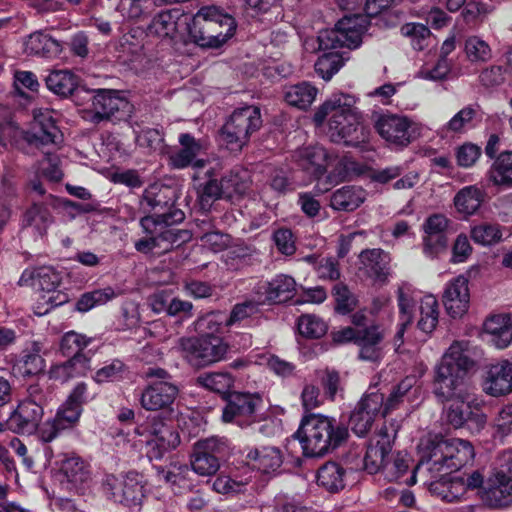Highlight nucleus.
I'll use <instances>...</instances> for the list:
<instances>
[{"label": "nucleus", "mask_w": 512, "mask_h": 512, "mask_svg": "<svg viewBox=\"0 0 512 512\" xmlns=\"http://www.w3.org/2000/svg\"><path fill=\"white\" fill-rule=\"evenodd\" d=\"M301 401L305 412L319 407L322 403L319 388L314 384H305ZM294 436L299 439L306 457H320L340 447L347 440L349 431L344 423L333 417L307 413Z\"/></svg>", "instance_id": "obj_1"}, {"label": "nucleus", "mask_w": 512, "mask_h": 512, "mask_svg": "<svg viewBox=\"0 0 512 512\" xmlns=\"http://www.w3.org/2000/svg\"><path fill=\"white\" fill-rule=\"evenodd\" d=\"M422 456L406 480L409 486L416 483L419 476L431 492H436L442 476L457 471L470 463L474 456L472 444L463 439H446L435 436L421 444Z\"/></svg>", "instance_id": "obj_2"}, {"label": "nucleus", "mask_w": 512, "mask_h": 512, "mask_svg": "<svg viewBox=\"0 0 512 512\" xmlns=\"http://www.w3.org/2000/svg\"><path fill=\"white\" fill-rule=\"evenodd\" d=\"M354 102V98L348 94H336L314 114V121L318 125L328 119V136L332 142L358 147L368 140L369 129L363 124Z\"/></svg>", "instance_id": "obj_3"}, {"label": "nucleus", "mask_w": 512, "mask_h": 512, "mask_svg": "<svg viewBox=\"0 0 512 512\" xmlns=\"http://www.w3.org/2000/svg\"><path fill=\"white\" fill-rule=\"evenodd\" d=\"M292 161L303 171L311 175L317 184L315 190L318 194L329 191L333 186L344 181L350 171L357 174L362 172L359 164L349 158L337 161L334 169L326 176L327 168L337 159L321 145H307L297 148L292 152Z\"/></svg>", "instance_id": "obj_4"}, {"label": "nucleus", "mask_w": 512, "mask_h": 512, "mask_svg": "<svg viewBox=\"0 0 512 512\" xmlns=\"http://www.w3.org/2000/svg\"><path fill=\"white\" fill-rule=\"evenodd\" d=\"M235 30L234 18L215 6H204L193 17L188 16L186 27L190 40L202 48L222 46Z\"/></svg>", "instance_id": "obj_5"}, {"label": "nucleus", "mask_w": 512, "mask_h": 512, "mask_svg": "<svg viewBox=\"0 0 512 512\" xmlns=\"http://www.w3.org/2000/svg\"><path fill=\"white\" fill-rule=\"evenodd\" d=\"M52 399L53 393L49 386L40 383L29 385L26 397L18 403L7 420L8 429L17 434H34L43 418L44 407Z\"/></svg>", "instance_id": "obj_6"}, {"label": "nucleus", "mask_w": 512, "mask_h": 512, "mask_svg": "<svg viewBox=\"0 0 512 512\" xmlns=\"http://www.w3.org/2000/svg\"><path fill=\"white\" fill-rule=\"evenodd\" d=\"M449 391L443 394L440 384H436L434 393L441 402H447L446 420L454 428L465 425L471 430H480L486 423V416L476 407H472V395L466 384L448 385Z\"/></svg>", "instance_id": "obj_7"}, {"label": "nucleus", "mask_w": 512, "mask_h": 512, "mask_svg": "<svg viewBox=\"0 0 512 512\" xmlns=\"http://www.w3.org/2000/svg\"><path fill=\"white\" fill-rule=\"evenodd\" d=\"M185 215L180 209L169 213L147 215L141 218L140 226L145 233L155 234L158 255H163L191 240L189 230L172 227L184 220Z\"/></svg>", "instance_id": "obj_8"}, {"label": "nucleus", "mask_w": 512, "mask_h": 512, "mask_svg": "<svg viewBox=\"0 0 512 512\" xmlns=\"http://www.w3.org/2000/svg\"><path fill=\"white\" fill-rule=\"evenodd\" d=\"M144 378L147 383L139 394L141 407L153 412L170 408L179 394V387L171 374L160 367H148Z\"/></svg>", "instance_id": "obj_9"}, {"label": "nucleus", "mask_w": 512, "mask_h": 512, "mask_svg": "<svg viewBox=\"0 0 512 512\" xmlns=\"http://www.w3.org/2000/svg\"><path fill=\"white\" fill-rule=\"evenodd\" d=\"M483 504L490 509H506L512 505V456L501 455L478 491Z\"/></svg>", "instance_id": "obj_10"}, {"label": "nucleus", "mask_w": 512, "mask_h": 512, "mask_svg": "<svg viewBox=\"0 0 512 512\" xmlns=\"http://www.w3.org/2000/svg\"><path fill=\"white\" fill-rule=\"evenodd\" d=\"M178 348L192 367L204 368L224 360L229 345L215 334H201L196 337L180 338Z\"/></svg>", "instance_id": "obj_11"}, {"label": "nucleus", "mask_w": 512, "mask_h": 512, "mask_svg": "<svg viewBox=\"0 0 512 512\" xmlns=\"http://www.w3.org/2000/svg\"><path fill=\"white\" fill-rule=\"evenodd\" d=\"M468 341H454L442 356L436 367L434 384H440V389L449 391L448 385L465 384L464 377L473 367L474 362L468 354Z\"/></svg>", "instance_id": "obj_12"}, {"label": "nucleus", "mask_w": 512, "mask_h": 512, "mask_svg": "<svg viewBox=\"0 0 512 512\" xmlns=\"http://www.w3.org/2000/svg\"><path fill=\"white\" fill-rule=\"evenodd\" d=\"M261 123L257 107L236 109L221 129V141L231 152H239L247 144L250 134L260 128Z\"/></svg>", "instance_id": "obj_13"}, {"label": "nucleus", "mask_w": 512, "mask_h": 512, "mask_svg": "<svg viewBox=\"0 0 512 512\" xmlns=\"http://www.w3.org/2000/svg\"><path fill=\"white\" fill-rule=\"evenodd\" d=\"M374 127L388 145L405 148L422 135L424 126L401 114L385 113L378 116Z\"/></svg>", "instance_id": "obj_14"}, {"label": "nucleus", "mask_w": 512, "mask_h": 512, "mask_svg": "<svg viewBox=\"0 0 512 512\" xmlns=\"http://www.w3.org/2000/svg\"><path fill=\"white\" fill-rule=\"evenodd\" d=\"M365 30L366 19L364 16H345L336 23L333 29L319 32V49L357 48L362 42V34Z\"/></svg>", "instance_id": "obj_15"}, {"label": "nucleus", "mask_w": 512, "mask_h": 512, "mask_svg": "<svg viewBox=\"0 0 512 512\" xmlns=\"http://www.w3.org/2000/svg\"><path fill=\"white\" fill-rule=\"evenodd\" d=\"M229 446L224 439L211 437L196 442L190 456L191 470L199 476L215 475L228 455Z\"/></svg>", "instance_id": "obj_16"}, {"label": "nucleus", "mask_w": 512, "mask_h": 512, "mask_svg": "<svg viewBox=\"0 0 512 512\" xmlns=\"http://www.w3.org/2000/svg\"><path fill=\"white\" fill-rule=\"evenodd\" d=\"M400 428L399 422L392 420L385 422L382 427L370 438L363 458V468L369 474H375L384 469L387 456Z\"/></svg>", "instance_id": "obj_17"}, {"label": "nucleus", "mask_w": 512, "mask_h": 512, "mask_svg": "<svg viewBox=\"0 0 512 512\" xmlns=\"http://www.w3.org/2000/svg\"><path fill=\"white\" fill-rule=\"evenodd\" d=\"M103 488L110 499L128 508L139 506L144 497L143 476L135 471L128 472L121 479L114 475L106 476Z\"/></svg>", "instance_id": "obj_18"}, {"label": "nucleus", "mask_w": 512, "mask_h": 512, "mask_svg": "<svg viewBox=\"0 0 512 512\" xmlns=\"http://www.w3.org/2000/svg\"><path fill=\"white\" fill-rule=\"evenodd\" d=\"M261 406L262 398L258 394L234 392L228 396L222 418L241 427L248 426L257 421V411Z\"/></svg>", "instance_id": "obj_19"}, {"label": "nucleus", "mask_w": 512, "mask_h": 512, "mask_svg": "<svg viewBox=\"0 0 512 512\" xmlns=\"http://www.w3.org/2000/svg\"><path fill=\"white\" fill-rule=\"evenodd\" d=\"M383 406V394L372 391L364 394L350 415L351 430L358 436H365L371 429Z\"/></svg>", "instance_id": "obj_20"}, {"label": "nucleus", "mask_w": 512, "mask_h": 512, "mask_svg": "<svg viewBox=\"0 0 512 512\" xmlns=\"http://www.w3.org/2000/svg\"><path fill=\"white\" fill-rule=\"evenodd\" d=\"M188 15L179 9H170L159 12L153 17L147 27V35L161 40L173 41L186 31Z\"/></svg>", "instance_id": "obj_21"}, {"label": "nucleus", "mask_w": 512, "mask_h": 512, "mask_svg": "<svg viewBox=\"0 0 512 512\" xmlns=\"http://www.w3.org/2000/svg\"><path fill=\"white\" fill-rule=\"evenodd\" d=\"M359 271L376 285H384L390 276L389 253L382 249H366L359 255Z\"/></svg>", "instance_id": "obj_22"}, {"label": "nucleus", "mask_w": 512, "mask_h": 512, "mask_svg": "<svg viewBox=\"0 0 512 512\" xmlns=\"http://www.w3.org/2000/svg\"><path fill=\"white\" fill-rule=\"evenodd\" d=\"M296 282L293 277L286 274H278L270 281L260 282L255 293L263 304L283 303L295 295Z\"/></svg>", "instance_id": "obj_23"}, {"label": "nucleus", "mask_w": 512, "mask_h": 512, "mask_svg": "<svg viewBox=\"0 0 512 512\" xmlns=\"http://www.w3.org/2000/svg\"><path fill=\"white\" fill-rule=\"evenodd\" d=\"M468 284V278L463 275L453 278L446 284L443 304L452 318H460L468 311L470 303Z\"/></svg>", "instance_id": "obj_24"}, {"label": "nucleus", "mask_w": 512, "mask_h": 512, "mask_svg": "<svg viewBox=\"0 0 512 512\" xmlns=\"http://www.w3.org/2000/svg\"><path fill=\"white\" fill-rule=\"evenodd\" d=\"M33 118L31 131L27 134L28 142L37 146L56 144L61 134L55 124L53 112L48 108L35 109Z\"/></svg>", "instance_id": "obj_25"}, {"label": "nucleus", "mask_w": 512, "mask_h": 512, "mask_svg": "<svg viewBox=\"0 0 512 512\" xmlns=\"http://www.w3.org/2000/svg\"><path fill=\"white\" fill-rule=\"evenodd\" d=\"M174 203L175 191L171 187L153 183L144 190L140 207L144 212L155 211L154 215H157L176 209Z\"/></svg>", "instance_id": "obj_26"}, {"label": "nucleus", "mask_w": 512, "mask_h": 512, "mask_svg": "<svg viewBox=\"0 0 512 512\" xmlns=\"http://www.w3.org/2000/svg\"><path fill=\"white\" fill-rule=\"evenodd\" d=\"M179 143L181 149L170 155V163L176 169H183L190 165L195 168H202L205 161L202 159L196 160V157L201 151L206 149V144L202 140H197L189 133H182L179 135Z\"/></svg>", "instance_id": "obj_27"}, {"label": "nucleus", "mask_w": 512, "mask_h": 512, "mask_svg": "<svg viewBox=\"0 0 512 512\" xmlns=\"http://www.w3.org/2000/svg\"><path fill=\"white\" fill-rule=\"evenodd\" d=\"M92 96V121L99 123L110 120L115 113L127 107V101L115 90L98 89Z\"/></svg>", "instance_id": "obj_28"}, {"label": "nucleus", "mask_w": 512, "mask_h": 512, "mask_svg": "<svg viewBox=\"0 0 512 512\" xmlns=\"http://www.w3.org/2000/svg\"><path fill=\"white\" fill-rule=\"evenodd\" d=\"M484 391L491 396L512 392V362L501 360L489 366L484 380Z\"/></svg>", "instance_id": "obj_29"}, {"label": "nucleus", "mask_w": 512, "mask_h": 512, "mask_svg": "<svg viewBox=\"0 0 512 512\" xmlns=\"http://www.w3.org/2000/svg\"><path fill=\"white\" fill-rule=\"evenodd\" d=\"M60 472L65 478L68 489L82 492L91 482V473L84 461L75 455L65 456L61 461Z\"/></svg>", "instance_id": "obj_30"}, {"label": "nucleus", "mask_w": 512, "mask_h": 512, "mask_svg": "<svg viewBox=\"0 0 512 512\" xmlns=\"http://www.w3.org/2000/svg\"><path fill=\"white\" fill-rule=\"evenodd\" d=\"M404 170L405 168L403 165H390L387 167L374 169L370 173V179L371 181L379 184H387L392 180L400 177L393 184L394 189H411L418 183L419 175L414 171H410L403 175Z\"/></svg>", "instance_id": "obj_31"}, {"label": "nucleus", "mask_w": 512, "mask_h": 512, "mask_svg": "<svg viewBox=\"0 0 512 512\" xmlns=\"http://www.w3.org/2000/svg\"><path fill=\"white\" fill-rule=\"evenodd\" d=\"M383 338V332L378 326L359 329L356 342L360 347L359 357L362 360L378 361L382 357Z\"/></svg>", "instance_id": "obj_32"}, {"label": "nucleus", "mask_w": 512, "mask_h": 512, "mask_svg": "<svg viewBox=\"0 0 512 512\" xmlns=\"http://www.w3.org/2000/svg\"><path fill=\"white\" fill-rule=\"evenodd\" d=\"M367 193L355 185L343 186L330 196V207L335 211L352 212L366 200Z\"/></svg>", "instance_id": "obj_33"}, {"label": "nucleus", "mask_w": 512, "mask_h": 512, "mask_svg": "<svg viewBox=\"0 0 512 512\" xmlns=\"http://www.w3.org/2000/svg\"><path fill=\"white\" fill-rule=\"evenodd\" d=\"M484 332L489 342L498 349L508 347L512 342V323L508 315H494L484 323Z\"/></svg>", "instance_id": "obj_34"}, {"label": "nucleus", "mask_w": 512, "mask_h": 512, "mask_svg": "<svg viewBox=\"0 0 512 512\" xmlns=\"http://www.w3.org/2000/svg\"><path fill=\"white\" fill-rule=\"evenodd\" d=\"M61 50L59 41L44 31L33 32L24 41V52L27 55L52 58Z\"/></svg>", "instance_id": "obj_35"}, {"label": "nucleus", "mask_w": 512, "mask_h": 512, "mask_svg": "<svg viewBox=\"0 0 512 512\" xmlns=\"http://www.w3.org/2000/svg\"><path fill=\"white\" fill-rule=\"evenodd\" d=\"M89 369L90 356L74 355L63 363L53 365L49 370V376L51 379L64 383L72 378L85 375Z\"/></svg>", "instance_id": "obj_36"}, {"label": "nucleus", "mask_w": 512, "mask_h": 512, "mask_svg": "<svg viewBox=\"0 0 512 512\" xmlns=\"http://www.w3.org/2000/svg\"><path fill=\"white\" fill-rule=\"evenodd\" d=\"M31 280V285L42 294L58 288L61 283L60 274L51 266H41L33 270H25L20 278L22 284Z\"/></svg>", "instance_id": "obj_37"}, {"label": "nucleus", "mask_w": 512, "mask_h": 512, "mask_svg": "<svg viewBox=\"0 0 512 512\" xmlns=\"http://www.w3.org/2000/svg\"><path fill=\"white\" fill-rule=\"evenodd\" d=\"M247 458L263 473L275 472L283 462L281 452L276 447L256 448L247 454Z\"/></svg>", "instance_id": "obj_38"}, {"label": "nucleus", "mask_w": 512, "mask_h": 512, "mask_svg": "<svg viewBox=\"0 0 512 512\" xmlns=\"http://www.w3.org/2000/svg\"><path fill=\"white\" fill-rule=\"evenodd\" d=\"M47 88L60 97L72 95L78 85L77 76L69 70H55L45 78Z\"/></svg>", "instance_id": "obj_39"}, {"label": "nucleus", "mask_w": 512, "mask_h": 512, "mask_svg": "<svg viewBox=\"0 0 512 512\" xmlns=\"http://www.w3.org/2000/svg\"><path fill=\"white\" fill-rule=\"evenodd\" d=\"M253 477L252 471H247L243 475H220L215 479L213 489L228 495L244 493L248 490Z\"/></svg>", "instance_id": "obj_40"}, {"label": "nucleus", "mask_w": 512, "mask_h": 512, "mask_svg": "<svg viewBox=\"0 0 512 512\" xmlns=\"http://www.w3.org/2000/svg\"><path fill=\"white\" fill-rule=\"evenodd\" d=\"M345 469L336 462H327L317 473V482L330 492H337L345 486Z\"/></svg>", "instance_id": "obj_41"}, {"label": "nucleus", "mask_w": 512, "mask_h": 512, "mask_svg": "<svg viewBox=\"0 0 512 512\" xmlns=\"http://www.w3.org/2000/svg\"><path fill=\"white\" fill-rule=\"evenodd\" d=\"M209 180L200 186L198 190V203L203 211H209L213 203L223 197L227 198V189L223 187L221 181L214 178V171L206 172Z\"/></svg>", "instance_id": "obj_42"}, {"label": "nucleus", "mask_w": 512, "mask_h": 512, "mask_svg": "<svg viewBox=\"0 0 512 512\" xmlns=\"http://www.w3.org/2000/svg\"><path fill=\"white\" fill-rule=\"evenodd\" d=\"M146 443L149 457L151 459L159 460L165 455V453L170 452L179 446L180 436L172 427L170 430L162 432V434L156 438H149Z\"/></svg>", "instance_id": "obj_43"}, {"label": "nucleus", "mask_w": 512, "mask_h": 512, "mask_svg": "<svg viewBox=\"0 0 512 512\" xmlns=\"http://www.w3.org/2000/svg\"><path fill=\"white\" fill-rule=\"evenodd\" d=\"M52 215L44 203H33L23 215L24 227L34 228L40 235L44 234L52 223Z\"/></svg>", "instance_id": "obj_44"}, {"label": "nucleus", "mask_w": 512, "mask_h": 512, "mask_svg": "<svg viewBox=\"0 0 512 512\" xmlns=\"http://www.w3.org/2000/svg\"><path fill=\"white\" fill-rule=\"evenodd\" d=\"M483 201V191L475 185L462 188L454 198L458 212L464 215L474 214Z\"/></svg>", "instance_id": "obj_45"}, {"label": "nucleus", "mask_w": 512, "mask_h": 512, "mask_svg": "<svg viewBox=\"0 0 512 512\" xmlns=\"http://www.w3.org/2000/svg\"><path fill=\"white\" fill-rule=\"evenodd\" d=\"M317 95V89L307 82L291 85L286 88L285 101L299 109L309 107Z\"/></svg>", "instance_id": "obj_46"}, {"label": "nucleus", "mask_w": 512, "mask_h": 512, "mask_svg": "<svg viewBox=\"0 0 512 512\" xmlns=\"http://www.w3.org/2000/svg\"><path fill=\"white\" fill-rule=\"evenodd\" d=\"M489 179L495 185L512 186V151L502 152L494 160Z\"/></svg>", "instance_id": "obj_47"}, {"label": "nucleus", "mask_w": 512, "mask_h": 512, "mask_svg": "<svg viewBox=\"0 0 512 512\" xmlns=\"http://www.w3.org/2000/svg\"><path fill=\"white\" fill-rule=\"evenodd\" d=\"M464 51L466 58L473 64L487 63L492 59L490 45L479 36H469L465 40Z\"/></svg>", "instance_id": "obj_48"}, {"label": "nucleus", "mask_w": 512, "mask_h": 512, "mask_svg": "<svg viewBox=\"0 0 512 512\" xmlns=\"http://www.w3.org/2000/svg\"><path fill=\"white\" fill-rule=\"evenodd\" d=\"M418 327L425 333H431L438 323V301L433 295H426L420 303Z\"/></svg>", "instance_id": "obj_49"}, {"label": "nucleus", "mask_w": 512, "mask_h": 512, "mask_svg": "<svg viewBox=\"0 0 512 512\" xmlns=\"http://www.w3.org/2000/svg\"><path fill=\"white\" fill-rule=\"evenodd\" d=\"M197 383L215 393L225 394L233 387L234 377L229 372H211L198 376Z\"/></svg>", "instance_id": "obj_50"}, {"label": "nucleus", "mask_w": 512, "mask_h": 512, "mask_svg": "<svg viewBox=\"0 0 512 512\" xmlns=\"http://www.w3.org/2000/svg\"><path fill=\"white\" fill-rule=\"evenodd\" d=\"M414 382V378L407 377L394 387L386 401L383 400V406L381 409L383 416H386L391 411L397 409L404 401L410 400V394L412 392Z\"/></svg>", "instance_id": "obj_51"}, {"label": "nucleus", "mask_w": 512, "mask_h": 512, "mask_svg": "<svg viewBox=\"0 0 512 512\" xmlns=\"http://www.w3.org/2000/svg\"><path fill=\"white\" fill-rule=\"evenodd\" d=\"M156 0H122L123 16L130 20H141L152 14L157 6H162Z\"/></svg>", "instance_id": "obj_52"}, {"label": "nucleus", "mask_w": 512, "mask_h": 512, "mask_svg": "<svg viewBox=\"0 0 512 512\" xmlns=\"http://www.w3.org/2000/svg\"><path fill=\"white\" fill-rule=\"evenodd\" d=\"M411 463V458L407 453L398 452L392 460H387L383 472L389 481H402L406 485V480L410 477L406 475Z\"/></svg>", "instance_id": "obj_53"}, {"label": "nucleus", "mask_w": 512, "mask_h": 512, "mask_svg": "<svg viewBox=\"0 0 512 512\" xmlns=\"http://www.w3.org/2000/svg\"><path fill=\"white\" fill-rule=\"evenodd\" d=\"M117 296L112 287H105L84 293L77 301V309L80 312H87L92 308L104 305Z\"/></svg>", "instance_id": "obj_54"}, {"label": "nucleus", "mask_w": 512, "mask_h": 512, "mask_svg": "<svg viewBox=\"0 0 512 512\" xmlns=\"http://www.w3.org/2000/svg\"><path fill=\"white\" fill-rule=\"evenodd\" d=\"M92 338L75 331H69L62 336L60 351L64 356L86 355L83 350L91 343Z\"/></svg>", "instance_id": "obj_55"}, {"label": "nucleus", "mask_w": 512, "mask_h": 512, "mask_svg": "<svg viewBox=\"0 0 512 512\" xmlns=\"http://www.w3.org/2000/svg\"><path fill=\"white\" fill-rule=\"evenodd\" d=\"M344 65V59L337 52L321 55L315 63L316 73L324 80H330Z\"/></svg>", "instance_id": "obj_56"}, {"label": "nucleus", "mask_w": 512, "mask_h": 512, "mask_svg": "<svg viewBox=\"0 0 512 512\" xmlns=\"http://www.w3.org/2000/svg\"><path fill=\"white\" fill-rule=\"evenodd\" d=\"M401 34L408 37L412 47L417 51H422L428 46V40L431 32L429 28L421 23H406L401 29Z\"/></svg>", "instance_id": "obj_57"}, {"label": "nucleus", "mask_w": 512, "mask_h": 512, "mask_svg": "<svg viewBox=\"0 0 512 512\" xmlns=\"http://www.w3.org/2000/svg\"><path fill=\"white\" fill-rule=\"evenodd\" d=\"M299 333L306 338H321L327 332V324L318 316L305 314L298 319Z\"/></svg>", "instance_id": "obj_58"}, {"label": "nucleus", "mask_w": 512, "mask_h": 512, "mask_svg": "<svg viewBox=\"0 0 512 512\" xmlns=\"http://www.w3.org/2000/svg\"><path fill=\"white\" fill-rule=\"evenodd\" d=\"M125 372V364L119 359H113L96 371L94 380L97 383L119 381L123 379Z\"/></svg>", "instance_id": "obj_59"}, {"label": "nucleus", "mask_w": 512, "mask_h": 512, "mask_svg": "<svg viewBox=\"0 0 512 512\" xmlns=\"http://www.w3.org/2000/svg\"><path fill=\"white\" fill-rule=\"evenodd\" d=\"M332 293L336 303L335 310L338 313L345 315L355 308L357 299L347 285L337 283L334 285Z\"/></svg>", "instance_id": "obj_60"}, {"label": "nucleus", "mask_w": 512, "mask_h": 512, "mask_svg": "<svg viewBox=\"0 0 512 512\" xmlns=\"http://www.w3.org/2000/svg\"><path fill=\"white\" fill-rule=\"evenodd\" d=\"M448 236L428 235L422 237V251L429 259H436L447 251Z\"/></svg>", "instance_id": "obj_61"}, {"label": "nucleus", "mask_w": 512, "mask_h": 512, "mask_svg": "<svg viewBox=\"0 0 512 512\" xmlns=\"http://www.w3.org/2000/svg\"><path fill=\"white\" fill-rule=\"evenodd\" d=\"M189 475V466L179 463L171 464L167 471L161 470L159 472L160 479H163L166 483L180 487L189 486Z\"/></svg>", "instance_id": "obj_62"}, {"label": "nucleus", "mask_w": 512, "mask_h": 512, "mask_svg": "<svg viewBox=\"0 0 512 512\" xmlns=\"http://www.w3.org/2000/svg\"><path fill=\"white\" fill-rule=\"evenodd\" d=\"M499 226L496 224L483 223L471 230V238L481 245H491L501 238Z\"/></svg>", "instance_id": "obj_63"}, {"label": "nucleus", "mask_w": 512, "mask_h": 512, "mask_svg": "<svg viewBox=\"0 0 512 512\" xmlns=\"http://www.w3.org/2000/svg\"><path fill=\"white\" fill-rule=\"evenodd\" d=\"M477 109L473 105H467L458 111L445 125L449 132L459 133L468 126L477 116Z\"/></svg>", "instance_id": "obj_64"}]
</instances>
